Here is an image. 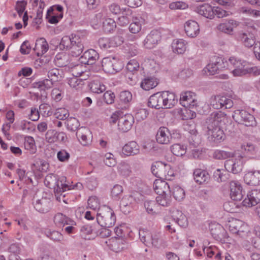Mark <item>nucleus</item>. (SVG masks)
<instances>
[{
    "label": "nucleus",
    "instance_id": "nucleus-1",
    "mask_svg": "<svg viewBox=\"0 0 260 260\" xmlns=\"http://www.w3.org/2000/svg\"><path fill=\"white\" fill-rule=\"evenodd\" d=\"M177 103V99L174 93L164 91L151 95L148 100V106L156 109H159L164 107L166 108H171Z\"/></svg>",
    "mask_w": 260,
    "mask_h": 260
},
{
    "label": "nucleus",
    "instance_id": "nucleus-2",
    "mask_svg": "<svg viewBox=\"0 0 260 260\" xmlns=\"http://www.w3.org/2000/svg\"><path fill=\"white\" fill-rule=\"evenodd\" d=\"M49 79H45L42 81L35 82L31 84L32 87L37 88L40 90L41 93H37L35 95L37 97L40 96L42 100L47 98V93L45 90L52 87L53 82H57L61 78L60 71L57 69H52L48 73Z\"/></svg>",
    "mask_w": 260,
    "mask_h": 260
},
{
    "label": "nucleus",
    "instance_id": "nucleus-3",
    "mask_svg": "<svg viewBox=\"0 0 260 260\" xmlns=\"http://www.w3.org/2000/svg\"><path fill=\"white\" fill-rule=\"evenodd\" d=\"M96 221L101 227H112L116 222L114 211L107 206L100 208L97 213Z\"/></svg>",
    "mask_w": 260,
    "mask_h": 260
},
{
    "label": "nucleus",
    "instance_id": "nucleus-4",
    "mask_svg": "<svg viewBox=\"0 0 260 260\" xmlns=\"http://www.w3.org/2000/svg\"><path fill=\"white\" fill-rule=\"evenodd\" d=\"M234 120L246 126H253L256 125V121L254 117L244 110H236L234 112L232 116Z\"/></svg>",
    "mask_w": 260,
    "mask_h": 260
},
{
    "label": "nucleus",
    "instance_id": "nucleus-5",
    "mask_svg": "<svg viewBox=\"0 0 260 260\" xmlns=\"http://www.w3.org/2000/svg\"><path fill=\"white\" fill-rule=\"evenodd\" d=\"M229 62L235 69L232 71L234 76H242L248 74L257 75L259 72L255 67L245 68L240 61L237 60L234 57H231L229 59Z\"/></svg>",
    "mask_w": 260,
    "mask_h": 260
},
{
    "label": "nucleus",
    "instance_id": "nucleus-6",
    "mask_svg": "<svg viewBox=\"0 0 260 260\" xmlns=\"http://www.w3.org/2000/svg\"><path fill=\"white\" fill-rule=\"evenodd\" d=\"M229 230L231 233L242 238H246L249 232L247 225L237 219H233L229 222Z\"/></svg>",
    "mask_w": 260,
    "mask_h": 260
},
{
    "label": "nucleus",
    "instance_id": "nucleus-7",
    "mask_svg": "<svg viewBox=\"0 0 260 260\" xmlns=\"http://www.w3.org/2000/svg\"><path fill=\"white\" fill-rule=\"evenodd\" d=\"M235 39L245 47L250 48L255 43V35L254 31L248 30H240L235 34Z\"/></svg>",
    "mask_w": 260,
    "mask_h": 260
},
{
    "label": "nucleus",
    "instance_id": "nucleus-8",
    "mask_svg": "<svg viewBox=\"0 0 260 260\" xmlns=\"http://www.w3.org/2000/svg\"><path fill=\"white\" fill-rule=\"evenodd\" d=\"M226 120V114L220 111L214 112L207 118L206 126L209 128L213 127H221L222 125L224 124Z\"/></svg>",
    "mask_w": 260,
    "mask_h": 260
},
{
    "label": "nucleus",
    "instance_id": "nucleus-9",
    "mask_svg": "<svg viewBox=\"0 0 260 260\" xmlns=\"http://www.w3.org/2000/svg\"><path fill=\"white\" fill-rule=\"evenodd\" d=\"M226 62L220 57L214 56L212 58L211 62L205 68L204 71L209 75H214L219 73V71L226 67Z\"/></svg>",
    "mask_w": 260,
    "mask_h": 260
},
{
    "label": "nucleus",
    "instance_id": "nucleus-10",
    "mask_svg": "<svg viewBox=\"0 0 260 260\" xmlns=\"http://www.w3.org/2000/svg\"><path fill=\"white\" fill-rule=\"evenodd\" d=\"M103 70L109 74H114L121 70V66L120 61L114 57H105L102 61Z\"/></svg>",
    "mask_w": 260,
    "mask_h": 260
},
{
    "label": "nucleus",
    "instance_id": "nucleus-11",
    "mask_svg": "<svg viewBox=\"0 0 260 260\" xmlns=\"http://www.w3.org/2000/svg\"><path fill=\"white\" fill-rule=\"evenodd\" d=\"M32 204L35 209L41 213L48 212L52 207L51 201L47 197H42L40 198L35 197Z\"/></svg>",
    "mask_w": 260,
    "mask_h": 260
},
{
    "label": "nucleus",
    "instance_id": "nucleus-12",
    "mask_svg": "<svg viewBox=\"0 0 260 260\" xmlns=\"http://www.w3.org/2000/svg\"><path fill=\"white\" fill-rule=\"evenodd\" d=\"M211 234L214 239L222 243H227L229 238L224 228L219 224H212L210 225Z\"/></svg>",
    "mask_w": 260,
    "mask_h": 260
},
{
    "label": "nucleus",
    "instance_id": "nucleus-13",
    "mask_svg": "<svg viewBox=\"0 0 260 260\" xmlns=\"http://www.w3.org/2000/svg\"><path fill=\"white\" fill-rule=\"evenodd\" d=\"M211 105L215 109H230L233 107V102L225 96L218 95L211 99Z\"/></svg>",
    "mask_w": 260,
    "mask_h": 260
},
{
    "label": "nucleus",
    "instance_id": "nucleus-14",
    "mask_svg": "<svg viewBox=\"0 0 260 260\" xmlns=\"http://www.w3.org/2000/svg\"><path fill=\"white\" fill-rule=\"evenodd\" d=\"M244 156L241 154L239 155L235 161L232 159L226 160L224 163V167L226 170L229 172H231L233 174H238L241 172L243 167V158Z\"/></svg>",
    "mask_w": 260,
    "mask_h": 260
},
{
    "label": "nucleus",
    "instance_id": "nucleus-15",
    "mask_svg": "<svg viewBox=\"0 0 260 260\" xmlns=\"http://www.w3.org/2000/svg\"><path fill=\"white\" fill-rule=\"evenodd\" d=\"M170 169V166L165 164L161 161H157L151 166V172L156 177L166 179L168 175V171Z\"/></svg>",
    "mask_w": 260,
    "mask_h": 260
},
{
    "label": "nucleus",
    "instance_id": "nucleus-16",
    "mask_svg": "<svg viewBox=\"0 0 260 260\" xmlns=\"http://www.w3.org/2000/svg\"><path fill=\"white\" fill-rule=\"evenodd\" d=\"M230 196L236 201H241L245 194L242 186L238 181H232L230 183Z\"/></svg>",
    "mask_w": 260,
    "mask_h": 260
},
{
    "label": "nucleus",
    "instance_id": "nucleus-17",
    "mask_svg": "<svg viewBox=\"0 0 260 260\" xmlns=\"http://www.w3.org/2000/svg\"><path fill=\"white\" fill-rule=\"evenodd\" d=\"M134 123V118L132 114H122L118 122V129L123 133L127 132L131 129Z\"/></svg>",
    "mask_w": 260,
    "mask_h": 260
},
{
    "label": "nucleus",
    "instance_id": "nucleus-18",
    "mask_svg": "<svg viewBox=\"0 0 260 260\" xmlns=\"http://www.w3.org/2000/svg\"><path fill=\"white\" fill-rule=\"evenodd\" d=\"M260 202V189H253L249 191L242 202L244 206L252 207Z\"/></svg>",
    "mask_w": 260,
    "mask_h": 260
},
{
    "label": "nucleus",
    "instance_id": "nucleus-19",
    "mask_svg": "<svg viewBox=\"0 0 260 260\" xmlns=\"http://www.w3.org/2000/svg\"><path fill=\"white\" fill-rule=\"evenodd\" d=\"M99 58V55L95 50L89 49L84 53L79 59L81 63L92 65L95 63Z\"/></svg>",
    "mask_w": 260,
    "mask_h": 260
},
{
    "label": "nucleus",
    "instance_id": "nucleus-20",
    "mask_svg": "<svg viewBox=\"0 0 260 260\" xmlns=\"http://www.w3.org/2000/svg\"><path fill=\"white\" fill-rule=\"evenodd\" d=\"M172 138L171 134L168 128L164 126L159 128L156 135L157 143L161 144H169Z\"/></svg>",
    "mask_w": 260,
    "mask_h": 260
},
{
    "label": "nucleus",
    "instance_id": "nucleus-21",
    "mask_svg": "<svg viewBox=\"0 0 260 260\" xmlns=\"http://www.w3.org/2000/svg\"><path fill=\"white\" fill-rule=\"evenodd\" d=\"M160 40V32L156 30H152L144 40V45L146 48H153Z\"/></svg>",
    "mask_w": 260,
    "mask_h": 260
},
{
    "label": "nucleus",
    "instance_id": "nucleus-22",
    "mask_svg": "<svg viewBox=\"0 0 260 260\" xmlns=\"http://www.w3.org/2000/svg\"><path fill=\"white\" fill-rule=\"evenodd\" d=\"M239 22L233 20L229 19L228 21L221 23L217 26V29L224 34L231 35L234 31V27L239 25Z\"/></svg>",
    "mask_w": 260,
    "mask_h": 260
},
{
    "label": "nucleus",
    "instance_id": "nucleus-23",
    "mask_svg": "<svg viewBox=\"0 0 260 260\" xmlns=\"http://www.w3.org/2000/svg\"><path fill=\"white\" fill-rule=\"evenodd\" d=\"M76 136L81 144L84 146L90 142L91 132L87 127H81L76 132Z\"/></svg>",
    "mask_w": 260,
    "mask_h": 260
},
{
    "label": "nucleus",
    "instance_id": "nucleus-24",
    "mask_svg": "<svg viewBox=\"0 0 260 260\" xmlns=\"http://www.w3.org/2000/svg\"><path fill=\"white\" fill-rule=\"evenodd\" d=\"M184 30L186 35L191 38L196 37L200 32L198 23L193 20H189L185 23Z\"/></svg>",
    "mask_w": 260,
    "mask_h": 260
},
{
    "label": "nucleus",
    "instance_id": "nucleus-25",
    "mask_svg": "<svg viewBox=\"0 0 260 260\" xmlns=\"http://www.w3.org/2000/svg\"><path fill=\"white\" fill-rule=\"evenodd\" d=\"M193 93L187 91L181 94L180 104L184 107L189 108H193L197 106V101L192 99V94Z\"/></svg>",
    "mask_w": 260,
    "mask_h": 260
},
{
    "label": "nucleus",
    "instance_id": "nucleus-26",
    "mask_svg": "<svg viewBox=\"0 0 260 260\" xmlns=\"http://www.w3.org/2000/svg\"><path fill=\"white\" fill-rule=\"evenodd\" d=\"M244 180L246 184L249 185H260V171L248 172L244 175Z\"/></svg>",
    "mask_w": 260,
    "mask_h": 260
},
{
    "label": "nucleus",
    "instance_id": "nucleus-27",
    "mask_svg": "<svg viewBox=\"0 0 260 260\" xmlns=\"http://www.w3.org/2000/svg\"><path fill=\"white\" fill-rule=\"evenodd\" d=\"M74 40V44L69 50L72 56L77 57L82 53L84 46L79 36L75 35Z\"/></svg>",
    "mask_w": 260,
    "mask_h": 260
},
{
    "label": "nucleus",
    "instance_id": "nucleus-28",
    "mask_svg": "<svg viewBox=\"0 0 260 260\" xmlns=\"http://www.w3.org/2000/svg\"><path fill=\"white\" fill-rule=\"evenodd\" d=\"M122 152L126 156L137 155L140 152V147L136 142L131 141L123 147Z\"/></svg>",
    "mask_w": 260,
    "mask_h": 260
},
{
    "label": "nucleus",
    "instance_id": "nucleus-29",
    "mask_svg": "<svg viewBox=\"0 0 260 260\" xmlns=\"http://www.w3.org/2000/svg\"><path fill=\"white\" fill-rule=\"evenodd\" d=\"M213 8L208 4H204L197 7V12L205 17L212 19L214 18Z\"/></svg>",
    "mask_w": 260,
    "mask_h": 260
},
{
    "label": "nucleus",
    "instance_id": "nucleus-30",
    "mask_svg": "<svg viewBox=\"0 0 260 260\" xmlns=\"http://www.w3.org/2000/svg\"><path fill=\"white\" fill-rule=\"evenodd\" d=\"M206 127L207 128V134L212 137L213 141L218 142L224 140V134L221 127H213L210 128L208 127Z\"/></svg>",
    "mask_w": 260,
    "mask_h": 260
},
{
    "label": "nucleus",
    "instance_id": "nucleus-31",
    "mask_svg": "<svg viewBox=\"0 0 260 260\" xmlns=\"http://www.w3.org/2000/svg\"><path fill=\"white\" fill-rule=\"evenodd\" d=\"M193 177L196 182L201 184L207 181L210 178V176L207 171L197 169L193 172Z\"/></svg>",
    "mask_w": 260,
    "mask_h": 260
},
{
    "label": "nucleus",
    "instance_id": "nucleus-32",
    "mask_svg": "<svg viewBox=\"0 0 260 260\" xmlns=\"http://www.w3.org/2000/svg\"><path fill=\"white\" fill-rule=\"evenodd\" d=\"M122 16L118 18V23L121 26L127 25L131 21L132 18V11L129 8L122 9L121 12Z\"/></svg>",
    "mask_w": 260,
    "mask_h": 260
},
{
    "label": "nucleus",
    "instance_id": "nucleus-33",
    "mask_svg": "<svg viewBox=\"0 0 260 260\" xmlns=\"http://www.w3.org/2000/svg\"><path fill=\"white\" fill-rule=\"evenodd\" d=\"M158 196L156 198V202L161 206H168L171 202L170 192L165 193V191H156Z\"/></svg>",
    "mask_w": 260,
    "mask_h": 260
},
{
    "label": "nucleus",
    "instance_id": "nucleus-34",
    "mask_svg": "<svg viewBox=\"0 0 260 260\" xmlns=\"http://www.w3.org/2000/svg\"><path fill=\"white\" fill-rule=\"evenodd\" d=\"M66 180V178L65 177H61L57 181L56 185L54 187V192L56 196L57 194H60L62 195L63 197H65L66 195L62 194V193L67 190L70 189L69 185L67 184L64 183Z\"/></svg>",
    "mask_w": 260,
    "mask_h": 260
},
{
    "label": "nucleus",
    "instance_id": "nucleus-35",
    "mask_svg": "<svg viewBox=\"0 0 260 260\" xmlns=\"http://www.w3.org/2000/svg\"><path fill=\"white\" fill-rule=\"evenodd\" d=\"M158 84L157 79L154 77L144 78L141 83V87L145 90H149L156 87Z\"/></svg>",
    "mask_w": 260,
    "mask_h": 260
},
{
    "label": "nucleus",
    "instance_id": "nucleus-36",
    "mask_svg": "<svg viewBox=\"0 0 260 260\" xmlns=\"http://www.w3.org/2000/svg\"><path fill=\"white\" fill-rule=\"evenodd\" d=\"M74 35L72 34L71 36H66L63 37L59 45V49L60 50H69L75 41Z\"/></svg>",
    "mask_w": 260,
    "mask_h": 260
},
{
    "label": "nucleus",
    "instance_id": "nucleus-37",
    "mask_svg": "<svg viewBox=\"0 0 260 260\" xmlns=\"http://www.w3.org/2000/svg\"><path fill=\"white\" fill-rule=\"evenodd\" d=\"M110 247L112 250L115 252L121 251L123 248V240L120 238H115L110 240Z\"/></svg>",
    "mask_w": 260,
    "mask_h": 260
},
{
    "label": "nucleus",
    "instance_id": "nucleus-38",
    "mask_svg": "<svg viewBox=\"0 0 260 260\" xmlns=\"http://www.w3.org/2000/svg\"><path fill=\"white\" fill-rule=\"evenodd\" d=\"M69 56L64 53H58L55 57L54 61L55 64L58 67L67 66L69 63Z\"/></svg>",
    "mask_w": 260,
    "mask_h": 260
},
{
    "label": "nucleus",
    "instance_id": "nucleus-39",
    "mask_svg": "<svg viewBox=\"0 0 260 260\" xmlns=\"http://www.w3.org/2000/svg\"><path fill=\"white\" fill-rule=\"evenodd\" d=\"M43 233L48 238H49L54 242H59L63 239L62 235L56 231H51L50 229H47L44 230Z\"/></svg>",
    "mask_w": 260,
    "mask_h": 260
},
{
    "label": "nucleus",
    "instance_id": "nucleus-40",
    "mask_svg": "<svg viewBox=\"0 0 260 260\" xmlns=\"http://www.w3.org/2000/svg\"><path fill=\"white\" fill-rule=\"evenodd\" d=\"M153 188L156 193V191H165V193L171 192L170 185L164 181L155 180L153 183Z\"/></svg>",
    "mask_w": 260,
    "mask_h": 260
},
{
    "label": "nucleus",
    "instance_id": "nucleus-41",
    "mask_svg": "<svg viewBox=\"0 0 260 260\" xmlns=\"http://www.w3.org/2000/svg\"><path fill=\"white\" fill-rule=\"evenodd\" d=\"M234 151L217 150L213 153V157L217 159H225L235 156Z\"/></svg>",
    "mask_w": 260,
    "mask_h": 260
},
{
    "label": "nucleus",
    "instance_id": "nucleus-42",
    "mask_svg": "<svg viewBox=\"0 0 260 260\" xmlns=\"http://www.w3.org/2000/svg\"><path fill=\"white\" fill-rule=\"evenodd\" d=\"M91 91L95 93H101L106 90L105 85L99 80H94L89 85Z\"/></svg>",
    "mask_w": 260,
    "mask_h": 260
},
{
    "label": "nucleus",
    "instance_id": "nucleus-43",
    "mask_svg": "<svg viewBox=\"0 0 260 260\" xmlns=\"http://www.w3.org/2000/svg\"><path fill=\"white\" fill-rule=\"evenodd\" d=\"M172 48L174 52L182 54L186 50L185 45L182 40H174L172 44Z\"/></svg>",
    "mask_w": 260,
    "mask_h": 260
},
{
    "label": "nucleus",
    "instance_id": "nucleus-44",
    "mask_svg": "<svg viewBox=\"0 0 260 260\" xmlns=\"http://www.w3.org/2000/svg\"><path fill=\"white\" fill-rule=\"evenodd\" d=\"M70 219L61 213H58L54 217V222L58 226L63 227L65 225L69 224Z\"/></svg>",
    "mask_w": 260,
    "mask_h": 260
},
{
    "label": "nucleus",
    "instance_id": "nucleus-45",
    "mask_svg": "<svg viewBox=\"0 0 260 260\" xmlns=\"http://www.w3.org/2000/svg\"><path fill=\"white\" fill-rule=\"evenodd\" d=\"M171 150L174 155L181 156L186 153V147L180 144H174L171 146Z\"/></svg>",
    "mask_w": 260,
    "mask_h": 260
},
{
    "label": "nucleus",
    "instance_id": "nucleus-46",
    "mask_svg": "<svg viewBox=\"0 0 260 260\" xmlns=\"http://www.w3.org/2000/svg\"><path fill=\"white\" fill-rule=\"evenodd\" d=\"M150 239L148 240V244H151L152 245L156 247H159L163 241L161 235L159 233H154L150 235Z\"/></svg>",
    "mask_w": 260,
    "mask_h": 260
},
{
    "label": "nucleus",
    "instance_id": "nucleus-47",
    "mask_svg": "<svg viewBox=\"0 0 260 260\" xmlns=\"http://www.w3.org/2000/svg\"><path fill=\"white\" fill-rule=\"evenodd\" d=\"M103 29L107 33H110L113 31L116 27V22L111 18L106 19L103 23Z\"/></svg>",
    "mask_w": 260,
    "mask_h": 260
},
{
    "label": "nucleus",
    "instance_id": "nucleus-48",
    "mask_svg": "<svg viewBox=\"0 0 260 260\" xmlns=\"http://www.w3.org/2000/svg\"><path fill=\"white\" fill-rule=\"evenodd\" d=\"M134 201L135 199L132 195H126L123 197L120 203L121 210L126 212L125 208L129 207Z\"/></svg>",
    "mask_w": 260,
    "mask_h": 260
},
{
    "label": "nucleus",
    "instance_id": "nucleus-49",
    "mask_svg": "<svg viewBox=\"0 0 260 260\" xmlns=\"http://www.w3.org/2000/svg\"><path fill=\"white\" fill-rule=\"evenodd\" d=\"M172 193L176 200L181 201L185 197V191L179 186H175L172 188Z\"/></svg>",
    "mask_w": 260,
    "mask_h": 260
},
{
    "label": "nucleus",
    "instance_id": "nucleus-50",
    "mask_svg": "<svg viewBox=\"0 0 260 260\" xmlns=\"http://www.w3.org/2000/svg\"><path fill=\"white\" fill-rule=\"evenodd\" d=\"M85 79L78 78V77L74 76L69 80V84L71 87L77 88H82L84 84Z\"/></svg>",
    "mask_w": 260,
    "mask_h": 260
},
{
    "label": "nucleus",
    "instance_id": "nucleus-51",
    "mask_svg": "<svg viewBox=\"0 0 260 260\" xmlns=\"http://www.w3.org/2000/svg\"><path fill=\"white\" fill-rule=\"evenodd\" d=\"M132 22L129 26V31L133 34L138 33L141 29V24L137 18L132 19Z\"/></svg>",
    "mask_w": 260,
    "mask_h": 260
},
{
    "label": "nucleus",
    "instance_id": "nucleus-52",
    "mask_svg": "<svg viewBox=\"0 0 260 260\" xmlns=\"http://www.w3.org/2000/svg\"><path fill=\"white\" fill-rule=\"evenodd\" d=\"M67 126L68 129L71 131H78L80 126L78 120L74 117H70L67 120Z\"/></svg>",
    "mask_w": 260,
    "mask_h": 260
},
{
    "label": "nucleus",
    "instance_id": "nucleus-53",
    "mask_svg": "<svg viewBox=\"0 0 260 260\" xmlns=\"http://www.w3.org/2000/svg\"><path fill=\"white\" fill-rule=\"evenodd\" d=\"M24 147L25 149L29 150L31 154H34L36 152V148L35 140L32 137H28V138L25 140L24 142Z\"/></svg>",
    "mask_w": 260,
    "mask_h": 260
},
{
    "label": "nucleus",
    "instance_id": "nucleus-54",
    "mask_svg": "<svg viewBox=\"0 0 260 260\" xmlns=\"http://www.w3.org/2000/svg\"><path fill=\"white\" fill-rule=\"evenodd\" d=\"M119 99L121 102L126 104L132 101V94L129 91L124 90L120 92Z\"/></svg>",
    "mask_w": 260,
    "mask_h": 260
},
{
    "label": "nucleus",
    "instance_id": "nucleus-55",
    "mask_svg": "<svg viewBox=\"0 0 260 260\" xmlns=\"http://www.w3.org/2000/svg\"><path fill=\"white\" fill-rule=\"evenodd\" d=\"M70 157V155L66 150L62 149L59 151L57 153V158L61 162H66L68 161Z\"/></svg>",
    "mask_w": 260,
    "mask_h": 260
},
{
    "label": "nucleus",
    "instance_id": "nucleus-56",
    "mask_svg": "<svg viewBox=\"0 0 260 260\" xmlns=\"http://www.w3.org/2000/svg\"><path fill=\"white\" fill-rule=\"evenodd\" d=\"M156 205L154 201H146L144 203V207L149 214H154L155 212L154 211V207Z\"/></svg>",
    "mask_w": 260,
    "mask_h": 260
},
{
    "label": "nucleus",
    "instance_id": "nucleus-57",
    "mask_svg": "<svg viewBox=\"0 0 260 260\" xmlns=\"http://www.w3.org/2000/svg\"><path fill=\"white\" fill-rule=\"evenodd\" d=\"M40 45L42 49V53L44 54L46 53L48 50V44L46 40L43 38H40L39 40H37L36 43V46L34 49H36L37 46Z\"/></svg>",
    "mask_w": 260,
    "mask_h": 260
},
{
    "label": "nucleus",
    "instance_id": "nucleus-58",
    "mask_svg": "<svg viewBox=\"0 0 260 260\" xmlns=\"http://www.w3.org/2000/svg\"><path fill=\"white\" fill-rule=\"evenodd\" d=\"M115 96L114 93L111 90L105 92L103 95L105 102L107 104H111L114 103Z\"/></svg>",
    "mask_w": 260,
    "mask_h": 260
},
{
    "label": "nucleus",
    "instance_id": "nucleus-59",
    "mask_svg": "<svg viewBox=\"0 0 260 260\" xmlns=\"http://www.w3.org/2000/svg\"><path fill=\"white\" fill-rule=\"evenodd\" d=\"M56 118L59 120H64L69 116L68 111L65 109H58L54 114Z\"/></svg>",
    "mask_w": 260,
    "mask_h": 260
},
{
    "label": "nucleus",
    "instance_id": "nucleus-60",
    "mask_svg": "<svg viewBox=\"0 0 260 260\" xmlns=\"http://www.w3.org/2000/svg\"><path fill=\"white\" fill-rule=\"evenodd\" d=\"M119 171L124 176L127 177L131 173V170L129 166L126 163L121 164L119 168Z\"/></svg>",
    "mask_w": 260,
    "mask_h": 260
},
{
    "label": "nucleus",
    "instance_id": "nucleus-61",
    "mask_svg": "<svg viewBox=\"0 0 260 260\" xmlns=\"http://www.w3.org/2000/svg\"><path fill=\"white\" fill-rule=\"evenodd\" d=\"M123 192V187L122 186L116 184L111 190V195L113 198L117 199Z\"/></svg>",
    "mask_w": 260,
    "mask_h": 260
},
{
    "label": "nucleus",
    "instance_id": "nucleus-62",
    "mask_svg": "<svg viewBox=\"0 0 260 260\" xmlns=\"http://www.w3.org/2000/svg\"><path fill=\"white\" fill-rule=\"evenodd\" d=\"M223 172H225V171L223 170V172H221L220 169H217L213 174L215 180L218 182L225 181L227 178L225 174H223Z\"/></svg>",
    "mask_w": 260,
    "mask_h": 260
},
{
    "label": "nucleus",
    "instance_id": "nucleus-63",
    "mask_svg": "<svg viewBox=\"0 0 260 260\" xmlns=\"http://www.w3.org/2000/svg\"><path fill=\"white\" fill-rule=\"evenodd\" d=\"M93 229L91 226L89 224H85L80 228V232L81 236L84 239H86V236L91 233Z\"/></svg>",
    "mask_w": 260,
    "mask_h": 260
},
{
    "label": "nucleus",
    "instance_id": "nucleus-64",
    "mask_svg": "<svg viewBox=\"0 0 260 260\" xmlns=\"http://www.w3.org/2000/svg\"><path fill=\"white\" fill-rule=\"evenodd\" d=\"M139 68V63L135 59L131 60L126 65L127 70L131 72L137 71Z\"/></svg>",
    "mask_w": 260,
    "mask_h": 260
}]
</instances>
